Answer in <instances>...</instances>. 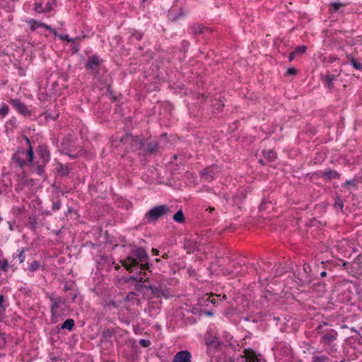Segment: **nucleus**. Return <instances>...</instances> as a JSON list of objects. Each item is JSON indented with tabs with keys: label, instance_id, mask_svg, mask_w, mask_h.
I'll list each match as a JSON object with an SVG mask.
<instances>
[{
	"label": "nucleus",
	"instance_id": "nucleus-1",
	"mask_svg": "<svg viewBox=\"0 0 362 362\" xmlns=\"http://www.w3.org/2000/svg\"><path fill=\"white\" fill-rule=\"evenodd\" d=\"M148 259V255L146 250L139 247L132 251L131 254L120 262L128 272H132L134 267L138 266L142 270L148 269L149 268Z\"/></svg>",
	"mask_w": 362,
	"mask_h": 362
},
{
	"label": "nucleus",
	"instance_id": "nucleus-2",
	"mask_svg": "<svg viewBox=\"0 0 362 362\" xmlns=\"http://www.w3.org/2000/svg\"><path fill=\"white\" fill-rule=\"evenodd\" d=\"M131 141L132 144L137 146L144 155H153L160 148L158 141L151 138L144 139L143 137L135 136H132Z\"/></svg>",
	"mask_w": 362,
	"mask_h": 362
},
{
	"label": "nucleus",
	"instance_id": "nucleus-3",
	"mask_svg": "<svg viewBox=\"0 0 362 362\" xmlns=\"http://www.w3.org/2000/svg\"><path fill=\"white\" fill-rule=\"evenodd\" d=\"M52 301V320L53 323H56L59 317L67 315L69 308L60 298L53 299Z\"/></svg>",
	"mask_w": 362,
	"mask_h": 362
},
{
	"label": "nucleus",
	"instance_id": "nucleus-4",
	"mask_svg": "<svg viewBox=\"0 0 362 362\" xmlns=\"http://www.w3.org/2000/svg\"><path fill=\"white\" fill-rule=\"evenodd\" d=\"M10 105L21 115L27 117L31 115L28 106L18 98H10Z\"/></svg>",
	"mask_w": 362,
	"mask_h": 362
},
{
	"label": "nucleus",
	"instance_id": "nucleus-5",
	"mask_svg": "<svg viewBox=\"0 0 362 362\" xmlns=\"http://www.w3.org/2000/svg\"><path fill=\"white\" fill-rule=\"evenodd\" d=\"M169 209L165 205H160L151 209L146 214V217L151 220H157L163 215L167 214Z\"/></svg>",
	"mask_w": 362,
	"mask_h": 362
},
{
	"label": "nucleus",
	"instance_id": "nucleus-6",
	"mask_svg": "<svg viewBox=\"0 0 362 362\" xmlns=\"http://www.w3.org/2000/svg\"><path fill=\"white\" fill-rule=\"evenodd\" d=\"M103 59L97 55L90 56L85 64L88 70L95 71L98 72L99 66L103 63Z\"/></svg>",
	"mask_w": 362,
	"mask_h": 362
},
{
	"label": "nucleus",
	"instance_id": "nucleus-7",
	"mask_svg": "<svg viewBox=\"0 0 362 362\" xmlns=\"http://www.w3.org/2000/svg\"><path fill=\"white\" fill-rule=\"evenodd\" d=\"M240 362H263L256 354V353L251 349H245L244 355L241 357Z\"/></svg>",
	"mask_w": 362,
	"mask_h": 362
},
{
	"label": "nucleus",
	"instance_id": "nucleus-8",
	"mask_svg": "<svg viewBox=\"0 0 362 362\" xmlns=\"http://www.w3.org/2000/svg\"><path fill=\"white\" fill-rule=\"evenodd\" d=\"M173 362H191V354L188 351H180L175 355Z\"/></svg>",
	"mask_w": 362,
	"mask_h": 362
},
{
	"label": "nucleus",
	"instance_id": "nucleus-9",
	"mask_svg": "<svg viewBox=\"0 0 362 362\" xmlns=\"http://www.w3.org/2000/svg\"><path fill=\"white\" fill-rule=\"evenodd\" d=\"M310 268L308 265L303 266V274H300V281L303 284H310L312 281L310 276L308 275Z\"/></svg>",
	"mask_w": 362,
	"mask_h": 362
},
{
	"label": "nucleus",
	"instance_id": "nucleus-10",
	"mask_svg": "<svg viewBox=\"0 0 362 362\" xmlns=\"http://www.w3.org/2000/svg\"><path fill=\"white\" fill-rule=\"evenodd\" d=\"M37 154L40 158H48L50 154L47 146L45 144L39 145Z\"/></svg>",
	"mask_w": 362,
	"mask_h": 362
},
{
	"label": "nucleus",
	"instance_id": "nucleus-11",
	"mask_svg": "<svg viewBox=\"0 0 362 362\" xmlns=\"http://www.w3.org/2000/svg\"><path fill=\"white\" fill-rule=\"evenodd\" d=\"M17 127V119L16 117H12L9 120L6 122L5 128L6 130L11 129L13 131Z\"/></svg>",
	"mask_w": 362,
	"mask_h": 362
},
{
	"label": "nucleus",
	"instance_id": "nucleus-12",
	"mask_svg": "<svg viewBox=\"0 0 362 362\" xmlns=\"http://www.w3.org/2000/svg\"><path fill=\"white\" fill-rule=\"evenodd\" d=\"M9 107L4 103H2L0 105V119H4L9 113Z\"/></svg>",
	"mask_w": 362,
	"mask_h": 362
},
{
	"label": "nucleus",
	"instance_id": "nucleus-13",
	"mask_svg": "<svg viewBox=\"0 0 362 362\" xmlns=\"http://www.w3.org/2000/svg\"><path fill=\"white\" fill-rule=\"evenodd\" d=\"M25 144L28 146V149L26 151V156L28 157V158H34V153L33 151V148L31 146L30 141L28 137H25Z\"/></svg>",
	"mask_w": 362,
	"mask_h": 362
},
{
	"label": "nucleus",
	"instance_id": "nucleus-14",
	"mask_svg": "<svg viewBox=\"0 0 362 362\" xmlns=\"http://www.w3.org/2000/svg\"><path fill=\"white\" fill-rule=\"evenodd\" d=\"M192 30H193V32L196 34H204V33L209 31L208 28H206L201 25H194L192 27Z\"/></svg>",
	"mask_w": 362,
	"mask_h": 362
},
{
	"label": "nucleus",
	"instance_id": "nucleus-15",
	"mask_svg": "<svg viewBox=\"0 0 362 362\" xmlns=\"http://www.w3.org/2000/svg\"><path fill=\"white\" fill-rule=\"evenodd\" d=\"M336 76L332 74H327L325 76V82L328 88H333V81L335 80Z\"/></svg>",
	"mask_w": 362,
	"mask_h": 362
},
{
	"label": "nucleus",
	"instance_id": "nucleus-16",
	"mask_svg": "<svg viewBox=\"0 0 362 362\" xmlns=\"http://www.w3.org/2000/svg\"><path fill=\"white\" fill-rule=\"evenodd\" d=\"M59 38L62 40L67 41L69 42H73V43H76L81 40V37H76L74 38H71L68 35H59Z\"/></svg>",
	"mask_w": 362,
	"mask_h": 362
},
{
	"label": "nucleus",
	"instance_id": "nucleus-17",
	"mask_svg": "<svg viewBox=\"0 0 362 362\" xmlns=\"http://www.w3.org/2000/svg\"><path fill=\"white\" fill-rule=\"evenodd\" d=\"M74 325V320L68 319L62 325L61 328L71 330L73 328Z\"/></svg>",
	"mask_w": 362,
	"mask_h": 362
},
{
	"label": "nucleus",
	"instance_id": "nucleus-18",
	"mask_svg": "<svg viewBox=\"0 0 362 362\" xmlns=\"http://www.w3.org/2000/svg\"><path fill=\"white\" fill-rule=\"evenodd\" d=\"M57 4L56 0H53L52 1H48L45 6L43 8L44 13L49 12L53 10L54 6Z\"/></svg>",
	"mask_w": 362,
	"mask_h": 362
},
{
	"label": "nucleus",
	"instance_id": "nucleus-19",
	"mask_svg": "<svg viewBox=\"0 0 362 362\" xmlns=\"http://www.w3.org/2000/svg\"><path fill=\"white\" fill-rule=\"evenodd\" d=\"M57 172L61 175H67L69 173V168H68V167L67 166H64V165H62L60 163H58V166L57 168Z\"/></svg>",
	"mask_w": 362,
	"mask_h": 362
},
{
	"label": "nucleus",
	"instance_id": "nucleus-20",
	"mask_svg": "<svg viewBox=\"0 0 362 362\" xmlns=\"http://www.w3.org/2000/svg\"><path fill=\"white\" fill-rule=\"evenodd\" d=\"M336 337H335V335L334 334H326L325 335H324L322 337V341L326 343V344H329L332 341H333L334 340H335Z\"/></svg>",
	"mask_w": 362,
	"mask_h": 362
},
{
	"label": "nucleus",
	"instance_id": "nucleus-21",
	"mask_svg": "<svg viewBox=\"0 0 362 362\" xmlns=\"http://www.w3.org/2000/svg\"><path fill=\"white\" fill-rule=\"evenodd\" d=\"M184 215L182 211H178L174 216L173 220L178 223H182L184 221Z\"/></svg>",
	"mask_w": 362,
	"mask_h": 362
},
{
	"label": "nucleus",
	"instance_id": "nucleus-22",
	"mask_svg": "<svg viewBox=\"0 0 362 362\" xmlns=\"http://www.w3.org/2000/svg\"><path fill=\"white\" fill-rule=\"evenodd\" d=\"M324 175L328 179L337 178L339 177V174L334 170H327L324 173Z\"/></svg>",
	"mask_w": 362,
	"mask_h": 362
},
{
	"label": "nucleus",
	"instance_id": "nucleus-23",
	"mask_svg": "<svg viewBox=\"0 0 362 362\" xmlns=\"http://www.w3.org/2000/svg\"><path fill=\"white\" fill-rule=\"evenodd\" d=\"M206 300L209 302H211V303L214 304V305H218V300H216V298L217 297H219L220 295H216L214 296L213 293H211L210 296H208V294L206 295Z\"/></svg>",
	"mask_w": 362,
	"mask_h": 362
},
{
	"label": "nucleus",
	"instance_id": "nucleus-24",
	"mask_svg": "<svg viewBox=\"0 0 362 362\" xmlns=\"http://www.w3.org/2000/svg\"><path fill=\"white\" fill-rule=\"evenodd\" d=\"M39 23H40V21H36L35 19H30L28 21V24L30 25V30L32 31H34L37 28L40 27L39 26Z\"/></svg>",
	"mask_w": 362,
	"mask_h": 362
},
{
	"label": "nucleus",
	"instance_id": "nucleus-25",
	"mask_svg": "<svg viewBox=\"0 0 362 362\" xmlns=\"http://www.w3.org/2000/svg\"><path fill=\"white\" fill-rule=\"evenodd\" d=\"M333 11H337L340 8L345 6L344 4L340 2H333L330 4Z\"/></svg>",
	"mask_w": 362,
	"mask_h": 362
},
{
	"label": "nucleus",
	"instance_id": "nucleus-26",
	"mask_svg": "<svg viewBox=\"0 0 362 362\" xmlns=\"http://www.w3.org/2000/svg\"><path fill=\"white\" fill-rule=\"evenodd\" d=\"M351 64L356 69L362 71V64L358 62L354 57L351 59Z\"/></svg>",
	"mask_w": 362,
	"mask_h": 362
},
{
	"label": "nucleus",
	"instance_id": "nucleus-27",
	"mask_svg": "<svg viewBox=\"0 0 362 362\" xmlns=\"http://www.w3.org/2000/svg\"><path fill=\"white\" fill-rule=\"evenodd\" d=\"M42 3L35 2L34 4V11L37 13H44Z\"/></svg>",
	"mask_w": 362,
	"mask_h": 362
},
{
	"label": "nucleus",
	"instance_id": "nucleus-28",
	"mask_svg": "<svg viewBox=\"0 0 362 362\" xmlns=\"http://www.w3.org/2000/svg\"><path fill=\"white\" fill-rule=\"evenodd\" d=\"M307 50V47L305 46V45H303V46H298L296 47L295 50H294V53L296 54H303L306 52Z\"/></svg>",
	"mask_w": 362,
	"mask_h": 362
},
{
	"label": "nucleus",
	"instance_id": "nucleus-29",
	"mask_svg": "<svg viewBox=\"0 0 362 362\" xmlns=\"http://www.w3.org/2000/svg\"><path fill=\"white\" fill-rule=\"evenodd\" d=\"M327 360V357L322 356H314L312 362H325Z\"/></svg>",
	"mask_w": 362,
	"mask_h": 362
},
{
	"label": "nucleus",
	"instance_id": "nucleus-30",
	"mask_svg": "<svg viewBox=\"0 0 362 362\" xmlns=\"http://www.w3.org/2000/svg\"><path fill=\"white\" fill-rule=\"evenodd\" d=\"M266 153V151H262L263 156L265 157L267 156ZM267 153L268 156L267 158H274L276 157V153L273 151L269 150Z\"/></svg>",
	"mask_w": 362,
	"mask_h": 362
},
{
	"label": "nucleus",
	"instance_id": "nucleus-31",
	"mask_svg": "<svg viewBox=\"0 0 362 362\" xmlns=\"http://www.w3.org/2000/svg\"><path fill=\"white\" fill-rule=\"evenodd\" d=\"M8 261L6 259H4L3 261H1V264L0 266V268L4 270V271H7V269H8Z\"/></svg>",
	"mask_w": 362,
	"mask_h": 362
},
{
	"label": "nucleus",
	"instance_id": "nucleus-32",
	"mask_svg": "<svg viewBox=\"0 0 362 362\" xmlns=\"http://www.w3.org/2000/svg\"><path fill=\"white\" fill-rule=\"evenodd\" d=\"M334 205L336 207H339V209H342L343 208V202L342 200L339 198H337L335 199Z\"/></svg>",
	"mask_w": 362,
	"mask_h": 362
},
{
	"label": "nucleus",
	"instance_id": "nucleus-33",
	"mask_svg": "<svg viewBox=\"0 0 362 362\" xmlns=\"http://www.w3.org/2000/svg\"><path fill=\"white\" fill-rule=\"evenodd\" d=\"M139 344L144 347H147L149 346L150 341L146 339H141Z\"/></svg>",
	"mask_w": 362,
	"mask_h": 362
},
{
	"label": "nucleus",
	"instance_id": "nucleus-34",
	"mask_svg": "<svg viewBox=\"0 0 362 362\" xmlns=\"http://www.w3.org/2000/svg\"><path fill=\"white\" fill-rule=\"evenodd\" d=\"M38 268V264L36 262H33L30 266V270L34 271Z\"/></svg>",
	"mask_w": 362,
	"mask_h": 362
},
{
	"label": "nucleus",
	"instance_id": "nucleus-35",
	"mask_svg": "<svg viewBox=\"0 0 362 362\" xmlns=\"http://www.w3.org/2000/svg\"><path fill=\"white\" fill-rule=\"evenodd\" d=\"M296 72H297V71L295 68H289L287 70L286 74L288 75H294L296 74Z\"/></svg>",
	"mask_w": 362,
	"mask_h": 362
},
{
	"label": "nucleus",
	"instance_id": "nucleus-36",
	"mask_svg": "<svg viewBox=\"0 0 362 362\" xmlns=\"http://www.w3.org/2000/svg\"><path fill=\"white\" fill-rule=\"evenodd\" d=\"M23 252L24 251L22 250L18 255V258L20 259V262H23L24 261V257H23Z\"/></svg>",
	"mask_w": 362,
	"mask_h": 362
},
{
	"label": "nucleus",
	"instance_id": "nucleus-37",
	"mask_svg": "<svg viewBox=\"0 0 362 362\" xmlns=\"http://www.w3.org/2000/svg\"><path fill=\"white\" fill-rule=\"evenodd\" d=\"M46 30L50 31L51 33H52L54 35H57V32L54 29L52 28V27L50 25H48L46 27Z\"/></svg>",
	"mask_w": 362,
	"mask_h": 362
},
{
	"label": "nucleus",
	"instance_id": "nucleus-38",
	"mask_svg": "<svg viewBox=\"0 0 362 362\" xmlns=\"http://www.w3.org/2000/svg\"><path fill=\"white\" fill-rule=\"evenodd\" d=\"M138 281H140V282L146 281V279H145L144 276H142L141 272L139 273V276Z\"/></svg>",
	"mask_w": 362,
	"mask_h": 362
},
{
	"label": "nucleus",
	"instance_id": "nucleus-39",
	"mask_svg": "<svg viewBox=\"0 0 362 362\" xmlns=\"http://www.w3.org/2000/svg\"><path fill=\"white\" fill-rule=\"evenodd\" d=\"M148 288H149L150 290H151V291H152V292H153V293H157L158 289H157L155 286H150L148 287Z\"/></svg>",
	"mask_w": 362,
	"mask_h": 362
},
{
	"label": "nucleus",
	"instance_id": "nucleus-40",
	"mask_svg": "<svg viewBox=\"0 0 362 362\" xmlns=\"http://www.w3.org/2000/svg\"><path fill=\"white\" fill-rule=\"evenodd\" d=\"M18 161H21V162H19V165L21 166H23L25 165H27V160H18Z\"/></svg>",
	"mask_w": 362,
	"mask_h": 362
},
{
	"label": "nucleus",
	"instance_id": "nucleus-41",
	"mask_svg": "<svg viewBox=\"0 0 362 362\" xmlns=\"http://www.w3.org/2000/svg\"><path fill=\"white\" fill-rule=\"evenodd\" d=\"M355 183H354V180H349V181H347L344 185L346 186V185H354Z\"/></svg>",
	"mask_w": 362,
	"mask_h": 362
},
{
	"label": "nucleus",
	"instance_id": "nucleus-42",
	"mask_svg": "<svg viewBox=\"0 0 362 362\" xmlns=\"http://www.w3.org/2000/svg\"><path fill=\"white\" fill-rule=\"evenodd\" d=\"M152 253L153 255H158L159 251L157 249L153 248L152 249Z\"/></svg>",
	"mask_w": 362,
	"mask_h": 362
},
{
	"label": "nucleus",
	"instance_id": "nucleus-43",
	"mask_svg": "<svg viewBox=\"0 0 362 362\" xmlns=\"http://www.w3.org/2000/svg\"><path fill=\"white\" fill-rule=\"evenodd\" d=\"M295 53L294 52L290 53L289 54V61L291 62L293 59H294V56H295Z\"/></svg>",
	"mask_w": 362,
	"mask_h": 362
},
{
	"label": "nucleus",
	"instance_id": "nucleus-44",
	"mask_svg": "<svg viewBox=\"0 0 362 362\" xmlns=\"http://www.w3.org/2000/svg\"><path fill=\"white\" fill-rule=\"evenodd\" d=\"M39 26L46 29V27L47 26V25L44 23L40 22Z\"/></svg>",
	"mask_w": 362,
	"mask_h": 362
},
{
	"label": "nucleus",
	"instance_id": "nucleus-45",
	"mask_svg": "<svg viewBox=\"0 0 362 362\" xmlns=\"http://www.w3.org/2000/svg\"><path fill=\"white\" fill-rule=\"evenodd\" d=\"M4 296L2 295H0V306H1L3 302H4Z\"/></svg>",
	"mask_w": 362,
	"mask_h": 362
},
{
	"label": "nucleus",
	"instance_id": "nucleus-46",
	"mask_svg": "<svg viewBox=\"0 0 362 362\" xmlns=\"http://www.w3.org/2000/svg\"><path fill=\"white\" fill-rule=\"evenodd\" d=\"M130 279H132V281H138L139 276H132Z\"/></svg>",
	"mask_w": 362,
	"mask_h": 362
},
{
	"label": "nucleus",
	"instance_id": "nucleus-47",
	"mask_svg": "<svg viewBox=\"0 0 362 362\" xmlns=\"http://www.w3.org/2000/svg\"><path fill=\"white\" fill-rule=\"evenodd\" d=\"M320 276H321L322 277H325V276H327V273H326V272H321Z\"/></svg>",
	"mask_w": 362,
	"mask_h": 362
},
{
	"label": "nucleus",
	"instance_id": "nucleus-48",
	"mask_svg": "<svg viewBox=\"0 0 362 362\" xmlns=\"http://www.w3.org/2000/svg\"><path fill=\"white\" fill-rule=\"evenodd\" d=\"M73 49L75 50V52H76V51H78V47H76V45L74 47V48H73Z\"/></svg>",
	"mask_w": 362,
	"mask_h": 362
},
{
	"label": "nucleus",
	"instance_id": "nucleus-49",
	"mask_svg": "<svg viewBox=\"0 0 362 362\" xmlns=\"http://www.w3.org/2000/svg\"><path fill=\"white\" fill-rule=\"evenodd\" d=\"M12 158H19L18 154H15Z\"/></svg>",
	"mask_w": 362,
	"mask_h": 362
},
{
	"label": "nucleus",
	"instance_id": "nucleus-50",
	"mask_svg": "<svg viewBox=\"0 0 362 362\" xmlns=\"http://www.w3.org/2000/svg\"><path fill=\"white\" fill-rule=\"evenodd\" d=\"M163 258H167V257H168V255H167L166 253H165V254H164V255H163Z\"/></svg>",
	"mask_w": 362,
	"mask_h": 362
},
{
	"label": "nucleus",
	"instance_id": "nucleus-51",
	"mask_svg": "<svg viewBox=\"0 0 362 362\" xmlns=\"http://www.w3.org/2000/svg\"><path fill=\"white\" fill-rule=\"evenodd\" d=\"M214 210V208H209V211L211 212Z\"/></svg>",
	"mask_w": 362,
	"mask_h": 362
},
{
	"label": "nucleus",
	"instance_id": "nucleus-52",
	"mask_svg": "<svg viewBox=\"0 0 362 362\" xmlns=\"http://www.w3.org/2000/svg\"><path fill=\"white\" fill-rule=\"evenodd\" d=\"M42 171V169H41V168H39L38 174H40Z\"/></svg>",
	"mask_w": 362,
	"mask_h": 362
},
{
	"label": "nucleus",
	"instance_id": "nucleus-53",
	"mask_svg": "<svg viewBox=\"0 0 362 362\" xmlns=\"http://www.w3.org/2000/svg\"><path fill=\"white\" fill-rule=\"evenodd\" d=\"M173 158H174V159H176V158H177V155H174V156H173Z\"/></svg>",
	"mask_w": 362,
	"mask_h": 362
},
{
	"label": "nucleus",
	"instance_id": "nucleus-54",
	"mask_svg": "<svg viewBox=\"0 0 362 362\" xmlns=\"http://www.w3.org/2000/svg\"><path fill=\"white\" fill-rule=\"evenodd\" d=\"M223 299H226V295L223 296Z\"/></svg>",
	"mask_w": 362,
	"mask_h": 362
},
{
	"label": "nucleus",
	"instance_id": "nucleus-55",
	"mask_svg": "<svg viewBox=\"0 0 362 362\" xmlns=\"http://www.w3.org/2000/svg\"><path fill=\"white\" fill-rule=\"evenodd\" d=\"M28 161V163H31L33 161V160L31 159H29V160H27Z\"/></svg>",
	"mask_w": 362,
	"mask_h": 362
},
{
	"label": "nucleus",
	"instance_id": "nucleus-56",
	"mask_svg": "<svg viewBox=\"0 0 362 362\" xmlns=\"http://www.w3.org/2000/svg\"><path fill=\"white\" fill-rule=\"evenodd\" d=\"M346 262H344L343 263V266H344V267H345V266H346Z\"/></svg>",
	"mask_w": 362,
	"mask_h": 362
},
{
	"label": "nucleus",
	"instance_id": "nucleus-57",
	"mask_svg": "<svg viewBox=\"0 0 362 362\" xmlns=\"http://www.w3.org/2000/svg\"><path fill=\"white\" fill-rule=\"evenodd\" d=\"M156 261L158 262L160 261V259H156Z\"/></svg>",
	"mask_w": 362,
	"mask_h": 362
},
{
	"label": "nucleus",
	"instance_id": "nucleus-58",
	"mask_svg": "<svg viewBox=\"0 0 362 362\" xmlns=\"http://www.w3.org/2000/svg\"><path fill=\"white\" fill-rule=\"evenodd\" d=\"M1 221V218L0 217V221Z\"/></svg>",
	"mask_w": 362,
	"mask_h": 362
}]
</instances>
